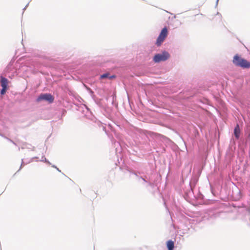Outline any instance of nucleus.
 <instances>
[{"mask_svg":"<svg viewBox=\"0 0 250 250\" xmlns=\"http://www.w3.org/2000/svg\"><path fill=\"white\" fill-rule=\"evenodd\" d=\"M7 89V88L2 87V89L0 90V94L2 95L4 94Z\"/></svg>","mask_w":250,"mask_h":250,"instance_id":"nucleus-9","label":"nucleus"},{"mask_svg":"<svg viewBox=\"0 0 250 250\" xmlns=\"http://www.w3.org/2000/svg\"><path fill=\"white\" fill-rule=\"evenodd\" d=\"M8 83L9 81L6 78L2 76H1L0 84L2 87L7 88Z\"/></svg>","mask_w":250,"mask_h":250,"instance_id":"nucleus-5","label":"nucleus"},{"mask_svg":"<svg viewBox=\"0 0 250 250\" xmlns=\"http://www.w3.org/2000/svg\"><path fill=\"white\" fill-rule=\"evenodd\" d=\"M240 133V128H239V125H237L236 126H235V128H234V135H235V137L237 139L239 137Z\"/></svg>","mask_w":250,"mask_h":250,"instance_id":"nucleus-6","label":"nucleus"},{"mask_svg":"<svg viewBox=\"0 0 250 250\" xmlns=\"http://www.w3.org/2000/svg\"><path fill=\"white\" fill-rule=\"evenodd\" d=\"M232 62L233 64L237 66H240L243 68H250V62L241 58L238 54L234 56Z\"/></svg>","mask_w":250,"mask_h":250,"instance_id":"nucleus-1","label":"nucleus"},{"mask_svg":"<svg viewBox=\"0 0 250 250\" xmlns=\"http://www.w3.org/2000/svg\"><path fill=\"white\" fill-rule=\"evenodd\" d=\"M115 78V76L114 75L109 76V73H106L104 74L103 75H101L100 76V79H104V78H109L110 79H113Z\"/></svg>","mask_w":250,"mask_h":250,"instance_id":"nucleus-8","label":"nucleus"},{"mask_svg":"<svg viewBox=\"0 0 250 250\" xmlns=\"http://www.w3.org/2000/svg\"><path fill=\"white\" fill-rule=\"evenodd\" d=\"M169 57V54L167 52H164L162 54H156L153 58L155 62H159L161 61H165Z\"/></svg>","mask_w":250,"mask_h":250,"instance_id":"nucleus-3","label":"nucleus"},{"mask_svg":"<svg viewBox=\"0 0 250 250\" xmlns=\"http://www.w3.org/2000/svg\"><path fill=\"white\" fill-rule=\"evenodd\" d=\"M54 97L50 94H42L37 99V102H40L42 100L49 102V103H52L54 101Z\"/></svg>","mask_w":250,"mask_h":250,"instance_id":"nucleus-4","label":"nucleus"},{"mask_svg":"<svg viewBox=\"0 0 250 250\" xmlns=\"http://www.w3.org/2000/svg\"><path fill=\"white\" fill-rule=\"evenodd\" d=\"M168 35V30L166 27H164L160 33L156 42L157 46H160L165 41Z\"/></svg>","mask_w":250,"mask_h":250,"instance_id":"nucleus-2","label":"nucleus"},{"mask_svg":"<svg viewBox=\"0 0 250 250\" xmlns=\"http://www.w3.org/2000/svg\"><path fill=\"white\" fill-rule=\"evenodd\" d=\"M167 245L168 250H173L174 247V244L172 240H168L167 242Z\"/></svg>","mask_w":250,"mask_h":250,"instance_id":"nucleus-7","label":"nucleus"}]
</instances>
